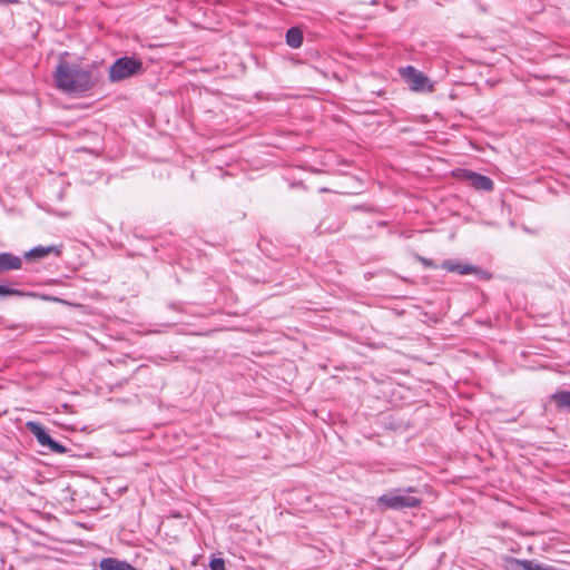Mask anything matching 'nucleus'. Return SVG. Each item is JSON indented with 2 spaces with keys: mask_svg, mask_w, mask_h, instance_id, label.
Wrapping results in <instances>:
<instances>
[{
  "mask_svg": "<svg viewBox=\"0 0 570 570\" xmlns=\"http://www.w3.org/2000/svg\"><path fill=\"white\" fill-rule=\"evenodd\" d=\"M140 69V60L130 57L120 58L110 67L109 78L111 81H120L134 76Z\"/></svg>",
  "mask_w": 570,
  "mask_h": 570,
  "instance_id": "3",
  "label": "nucleus"
},
{
  "mask_svg": "<svg viewBox=\"0 0 570 570\" xmlns=\"http://www.w3.org/2000/svg\"><path fill=\"white\" fill-rule=\"evenodd\" d=\"M401 75L414 91L433 90V86L430 83L429 79L413 67L403 68Z\"/></svg>",
  "mask_w": 570,
  "mask_h": 570,
  "instance_id": "5",
  "label": "nucleus"
},
{
  "mask_svg": "<svg viewBox=\"0 0 570 570\" xmlns=\"http://www.w3.org/2000/svg\"><path fill=\"white\" fill-rule=\"evenodd\" d=\"M57 87L69 94H80L94 86L90 73L76 63L60 60L55 72Z\"/></svg>",
  "mask_w": 570,
  "mask_h": 570,
  "instance_id": "1",
  "label": "nucleus"
},
{
  "mask_svg": "<svg viewBox=\"0 0 570 570\" xmlns=\"http://www.w3.org/2000/svg\"><path fill=\"white\" fill-rule=\"evenodd\" d=\"M26 426L28 431L37 439L40 445L49 448V450L55 453L62 454L67 452V449L52 440L39 423L27 422Z\"/></svg>",
  "mask_w": 570,
  "mask_h": 570,
  "instance_id": "4",
  "label": "nucleus"
},
{
  "mask_svg": "<svg viewBox=\"0 0 570 570\" xmlns=\"http://www.w3.org/2000/svg\"><path fill=\"white\" fill-rule=\"evenodd\" d=\"M51 253H55L58 255L60 253V250L56 246H46V247L39 246V247H35L31 250L27 252L24 257L28 259H40V258L48 256Z\"/></svg>",
  "mask_w": 570,
  "mask_h": 570,
  "instance_id": "8",
  "label": "nucleus"
},
{
  "mask_svg": "<svg viewBox=\"0 0 570 570\" xmlns=\"http://www.w3.org/2000/svg\"><path fill=\"white\" fill-rule=\"evenodd\" d=\"M287 45L292 48H298L303 42V33L298 28H291L286 33Z\"/></svg>",
  "mask_w": 570,
  "mask_h": 570,
  "instance_id": "12",
  "label": "nucleus"
},
{
  "mask_svg": "<svg viewBox=\"0 0 570 570\" xmlns=\"http://www.w3.org/2000/svg\"><path fill=\"white\" fill-rule=\"evenodd\" d=\"M209 567L212 570H225V562L220 558H215L210 561Z\"/></svg>",
  "mask_w": 570,
  "mask_h": 570,
  "instance_id": "14",
  "label": "nucleus"
},
{
  "mask_svg": "<svg viewBox=\"0 0 570 570\" xmlns=\"http://www.w3.org/2000/svg\"><path fill=\"white\" fill-rule=\"evenodd\" d=\"M101 570H135L129 563L112 558L102 559L100 562Z\"/></svg>",
  "mask_w": 570,
  "mask_h": 570,
  "instance_id": "11",
  "label": "nucleus"
},
{
  "mask_svg": "<svg viewBox=\"0 0 570 570\" xmlns=\"http://www.w3.org/2000/svg\"><path fill=\"white\" fill-rule=\"evenodd\" d=\"M6 296H29V297H33V298H41L45 301L52 299L51 297L46 296V295H40L37 293H24L19 289H14V288H11V287L4 286V285H0V297H6Z\"/></svg>",
  "mask_w": 570,
  "mask_h": 570,
  "instance_id": "10",
  "label": "nucleus"
},
{
  "mask_svg": "<svg viewBox=\"0 0 570 570\" xmlns=\"http://www.w3.org/2000/svg\"><path fill=\"white\" fill-rule=\"evenodd\" d=\"M22 266V259L18 256H14L11 253H1L0 254V273L20 269Z\"/></svg>",
  "mask_w": 570,
  "mask_h": 570,
  "instance_id": "6",
  "label": "nucleus"
},
{
  "mask_svg": "<svg viewBox=\"0 0 570 570\" xmlns=\"http://www.w3.org/2000/svg\"><path fill=\"white\" fill-rule=\"evenodd\" d=\"M420 261L426 266H432V263L425 258H420Z\"/></svg>",
  "mask_w": 570,
  "mask_h": 570,
  "instance_id": "15",
  "label": "nucleus"
},
{
  "mask_svg": "<svg viewBox=\"0 0 570 570\" xmlns=\"http://www.w3.org/2000/svg\"><path fill=\"white\" fill-rule=\"evenodd\" d=\"M552 397L559 407L570 409V392H559L556 393Z\"/></svg>",
  "mask_w": 570,
  "mask_h": 570,
  "instance_id": "13",
  "label": "nucleus"
},
{
  "mask_svg": "<svg viewBox=\"0 0 570 570\" xmlns=\"http://www.w3.org/2000/svg\"><path fill=\"white\" fill-rule=\"evenodd\" d=\"M416 490L409 488L405 490L395 489L377 498L376 504L380 509L401 510L406 508H416L421 504V499L414 495Z\"/></svg>",
  "mask_w": 570,
  "mask_h": 570,
  "instance_id": "2",
  "label": "nucleus"
},
{
  "mask_svg": "<svg viewBox=\"0 0 570 570\" xmlns=\"http://www.w3.org/2000/svg\"><path fill=\"white\" fill-rule=\"evenodd\" d=\"M9 2L17 3L18 1L17 0H10Z\"/></svg>",
  "mask_w": 570,
  "mask_h": 570,
  "instance_id": "16",
  "label": "nucleus"
},
{
  "mask_svg": "<svg viewBox=\"0 0 570 570\" xmlns=\"http://www.w3.org/2000/svg\"><path fill=\"white\" fill-rule=\"evenodd\" d=\"M465 177L469 179L470 184L476 189L491 190L493 188V181L487 176L469 171L465 174Z\"/></svg>",
  "mask_w": 570,
  "mask_h": 570,
  "instance_id": "7",
  "label": "nucleus"
},
{
  "mask_svg": "<svg viewBox=\"0 0 570 570\" xmlns=\"http://www.w3.org/2000/svg\"><path fill=\"white\" fill-rule=\"evenodd\" d=\"M442 267L448 272L459 273L461 275L470 274L475 271V268L470 264L456 263L453 261H444L442 263Z\"/></svg>",
  "mask_w": 570,
  "mask_h": 570,
  "instance_id": "9",
  "label": "nucleus"
}]
</instances>
